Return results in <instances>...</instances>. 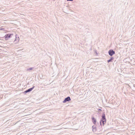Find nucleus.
<instances>
[{"label": "nucleus", "instance_id": "obj_3", "mask_svg": "<svg viewBox=\"0 0 135 135\" xmlns=\"http://www.w3.org/2000/svg\"><path fill=\"white\" fill-rule=\"evenodd\" d=\"M71 99L69 97H68L66 98L62 102L63 103H65L67 102H69L70 101Z\"/></svg>", "mask_w": 135, "mask_h": 135}, {"label": "nucleus", "instance_id": "obj_6", "mask_svg": "<svg viewBox=\"0 0 135 135\" xmlns=\"http://www.w3.org/2000/svg\"><path fill=\"white\" fill-rule=\"evenodd\" d=\"M92 120L93 123L94 124H95L96 122V119L94 118V117H92Z\"/></svg>", "mask_w": 135, "mask_h": 135}, {"label": "nucleus", "instance_id": "obj_1", "mask_svg": "<svg viewBox=\"0 0 135 135\" xmlns=\"http://www.w3.org/2000/svg\"><path fill=\"white\" fill-rule=\"evenodd\" d=\"M102 118L100 122V124L101 125H102V122L103 123V125L104 124L106 123V119L105 117V115L104 113L102 114Z\"/></svg>", "mask_w": 135, "mask_h": 135}, {"label": "nucleus", "instance_id": "obj_2", "mask_svg": "<svg viewBox=\"0 0 135 135\" xmlns=\"http://www.w3.org/2000/svg\"><path fill=\"white\" fill-rule=\"evenodd\" d=\"M108 53L110 56H112L115 54V52L113 50H110L108 51Z\"/></svg>", "mask_w": 135, "mask_h": 135}, {"label": "nucleus", "instance_id": "obj_4", "mask_svg": "<svg viewBox=\"0 0 135 135\" xmlns=\"http://www.w3.org/2000/svg\"><path fill=\"white\" fill-rule=\"evenodd\" d=\"M35 86H33L32 88H29L27 90H26L24 92V93L26 94L28 92H30L34 88Z\"/></svg>", "mask_w": 135, "mask_h": 135}, {"label": "nucleus", "instance_id": "obj_10", "mask_svg": "<svg viewBox=\"0 0 135 135\" xmlns=\"http://www.w3.org/2000/svg\"><path fill=\"white\" fill-rule=\"evenodd\" d=\"M17 35H16V38L15 40L16 41V40H17L18 39V41L19 40V37H18V38H17Z\"/></svg>", "mask_w": 135, "mask_h": 135}, {"label": "nucleus", "instance_id": "obj_8", "mask_svg": "<svg viewBox=\"0 0 135 135\" xmlns=\"http://www.w3.org/2000/svg\"><path fill=\"white\" fill-rule=\"evenodd\" d=\"M114 57H111V58L108 61V62H110L112 61V60L114 59Z\"/></svg>", "mask_w": 135, "mask_h": 135}, {"label": "nucleus", "instance_id": "obj_5", "mask_svg": "<svg viewBox=\"0 0 135 135\" xmlns=\"http://www.w3.org/2000/svg\"><path fill=\"white\" fill-rule=\"evenodd\" d=\"M11 34H10L6 35L5 36V39L6 40H7L8 38H9L11 37Z\"/></svg>", "mask_w": 135, "mask_h": 135}, {"label": "nucleus", "instance_id": "obj_13", "mask_svg": "<svg viewBox=\"0 0 135 135\" xmlns=\"http://www.w3.org/2000/svg\"><path fill=\"white\" fill-rule=\"evenodd\" d=\"M55 0H54V1H55Z\"/></svg>", "mask_w": 135, "mask_h": 135}, {"label": "nucleus", "instance_id": "obj_9", "mask_svg": "<svg viewBox=\"0 0 135 135\" xmlns=\"http://www.w3.org/2000/svg\"><path fill=\"white\" fill-rule=\"evenodd\" d=\"M33 68H29L27 69V71L31 70H32Z\"/></svg>", "mask_w": 135, "mask_h": 135}, {"label": "nucleus", "instance_id": "obj_12", "mask_svg": "<svg viewBox=\"0 0 135 135\" xmlns=\"http://www.w3.org/2000/svg\"><path fill=\"white\" fill-rule=\"evenodd\" d=\"M98 110L99 111H101L102 110L101 109H98Z\"/></svg>", "mask_w": 135, "mask_h": 135}, {"label": "nucleus", "instance_id": "obj_11", "mask_svg": "<svg viewBox=\"0 0 135 135\" xmlns=\"http://www.w3.org/2000/svg\"><path fill=\"white\" fill-rule=\"evenodd\" d=\"M67 1H72L73 0H67Z\"/></svg>", "mask_w": 135, "mask_h": 135}, {"label": "nucleus", "instance_id": "obj_7", "mask_svg": "<svg viewBox=\"0 0 135 135\" xmlns=\"http://www.w3.org/2000/svg\"><path fill=\"white\" fill-rule=\"evenodd\" d=\"M92 130L93 132H95L96 131L97 129L96 128L95 126H93L92 127Z\"/></svg>", "mask_w": 135, "mask_h": 135}]
</instances>
